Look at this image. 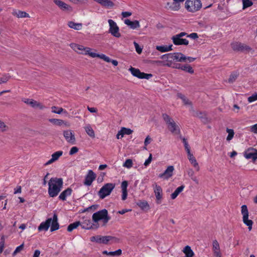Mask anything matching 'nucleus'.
I'll use <instances>...</instances> for the list:
<instances>
[{"instance_id":"nucleus-9","label":"nucleus","mask_w":257,"mask_h":257,"mask_svg":"<svg viewBox=\"0 0 257 257\" xmlns=\"http://www.w3.org/2000/svg\"><path fill=\"white\" fill-rule=\"evenodd\" d=\"M96 174L93 172L92 170H89L87 174L85 177L84 184L86 186H89L92 184L93 181L96 178Z\"/></svg>"},{"instance_id":"nucleus-18","label":"nucleus","mask_w":257,"mask_h":257,"mask_svg":"<svg viewBox=\"0 0 257 257\" xmlns=\"http://www.w3.org/2000/svg\"><path fill=\"white\" fill-rule=\"evenodd\" d=\"M51 226L50 230L51 232L56 231L59 228V224L58 222V217L56 213H54L53 218H51Z\"/></svg>"},{"instance_id":"nucleus-31","label":"nucleus","mask_w":257,"mask_h":257,"mask_svg":"<svg viewBox=\"0 0 257 257\" xmlns=\"http://www.w3.org/2000/svg\"><path fill=\"white\" fill-rule=\"evenodd\" d=\"M129 70L134 76L141 79L143 72H141L139 69L131 67Z\"/></svg>"},{"instance_id":"nucleus-47","label":"nucleus","mask_w":257,"mask_h":257,"mask_svg":"<svg viewBox=\"0 0 257 257\" xmlns=\"http://www.w3.org/2000/svg\"><path fill=\"white\" fill-rule=\"evenodd\" d=\"M62 154L63 152L62 151L56 152L52 155V158L56 161L62 155Z\"/></svg>"},{"instance_id":"nucleus-37","label":"nucleus","mask_w":257,"mask_h":257,"mask_svg":"<svg viewBox=\"0 0 257 257\" xmlns=\"http://www.w3.org/2000/svg\"><path fill=\"white\" fill-rule=\"evenodd\" d=\"M81 225V222L79 221H75L72 223L70 224L67 227V231L69 232L72 231L74 229L77 228L79 225Z\"/></svg>"},{"instance_id":"nucleus-43","label":"nucleus","mask_w":257,"mask_h":257,"mask_svg":"<svg viewBox=\"0 0 257 257\" xmlns=\"http://www.w3.org/2000/svg\"><path fill=\"white\" fill-rule=\"evenodd\" d=\"M238 76V73L237 72L232 73L228 78V82L230 83H233Z\"/></svg>"},{"instance_id":"nucleus-39","label":"nucleus","mask_w":257,"mask_h":257,"mask_svg":"<svg viewBox=\"0 0 257 257\" xmlns=\"http://www.w3.org/2000/svg\"><path fill=\"white\" fill-rule=\"evenodd\" d=\"M52 112L56 114H61V113H64L65 114H67V112L66 110H64L62 107H58L56 106H52L51 107Z\"/></svg>"},{"instance_id":"nucleus-64","label":"nucleus","mask_w":257,"mask_h":257,"mask_svg":"<svg viewBox=\"0 0 257 257\" xmlns=\"http://www.w3.org/2000/svg\"><path fill=\"white\" fill-rule=\"evenodd\" d=\"M152 140L151 138L149 136H148L145 139V142H144V145L146 146H147L150 143L151 141Z\"/></svg>"},{"instance_id":"nucleus-60","label":"nucleus","mask_w":257,"mask_h":257,"mask_svg":"<svg viewBox=\"0 0 257 257\" xmlns=\"http://www.w3.org/2000/svg\"><path fill=\"white\" fill-rule=\"evenodd\" d=\"M152 161V155L151 154H150L149 158L145 161L144 163V165L145 166H148Z\"/></svg>"},{"instance_id":"nucleus-52","label":"nucleus","mask_w":257,"mask_h":257,"mask_svg":"<svg viewBox=\"0 0 257 257\" xmlns=\"http://www.w3.org/2000/svg\"><path fill=\"white\" fill-rule=\"evenodd\" d=\"M84 53H85V55H88L92 58H96V57L100 58V56H101V54H99L96 53L95 52H91V51L87 52H84Z\"/></svg>"},{"instance_id":"nucleus-17","label":"nucleus","mask_w":257,"mask_h":257,"mask_svg":"<svg viewBox=\"0 0 257 257\" xmlns=\"http://www.w3.org/2000/svg\"><path fill=\"white\" fill-rule=\"evenodd\" d=\"M163 118L166 123L168 124V127L172 128H176V125L173 119L166 113H163L162 115Z\"/></svg>"},{"instance_id":"nucleus-11","label":"nucleus","mask_w":257,"mask_h":257,"mask_svg":"<svg viewBox=\"0 0 257 257\" xmlns=\"http://www.w3.org/2000/svg\"><path fill=\"white\" fill-rule=\"evenodd\" d=\"M174 170V166H169L163 173L159 174V177L164 180H168L173 176Z\"/></svg>"},{"instance_id":"nucleus-5","label":"nucleus","mask_w":257,"mask_h":257,"mask_svg":"<svg viewBox=\"0 0 257 257\" xmlns=\"http://www.w3.org/2000/svg\"><path fill=\"white\" fill-rule=\"evenodd\" d=\"M241 208V212L243 216V222L246 226H248V229L250 231L252 229L253 221L251 220L248 219V211L247 206L246 205H243Z\"/></svg>"},{"instance_id":"nucleus-59","label":"nucleus","mask_w":257,"mask_h":257,"mask_svg":"<svg viewBox=\"0 0 257 257\" xmlns=\"http://www.w3.org/2000/svg\"><path fill=\"white\" fill-rule=\"evenodd\" d=\"M100 59H103L104 61H105L106 62H110L111 59L108 56H106L104 54H101Z\"/></svg>"},{"instance_id":"nucleus-28","label":"nucleus","mask_w":257,"mask_h":257,"mask_svg":"<svg viewBox=\"0 0 257 257\" xmlns=\"http://www.w3.org/2000/svg\"><path fill=\"white\" fill-rule=\"evenodd\" d=\"M167 6L169 9L174 11H177L180 8V4L176 1H173V3H168Z\"/></svg>"},{"instance_id":"nucleus-57","label":"nucleus","mask_w":257,"mask_h":257,"mask_svg":"<svg viewBox=\"0 0 257 257\" xmlns=\"http://www.w3.org/2000/svg\"><path fill=\"white\" fill-rule=\"evenodd\" d=\"M121 131L122 137H123L124 135H129L133 132V130H120Z\"/></svg>"},{"instance_id":"nucleus-50","label":"nucleus","mask_w":257,"mask_h":257,"mask_svg":"<svg viewBox=\"0 0 257 257\" xmlns=\"http://www.w3.org/2000/svg\"><path fill=\"white\" fill-rule=\"evenodd\" d=\"M10 78L9 74H5L0 78V84L6 83Z\"/></svg>"},{"instance_id":"nucleus-33","label":"nucleus","mask_w":257,"mask_h":257,"mask_svg":"<svg viewBox=\"0 0 257 257\" xmlns=\"http://www.w3.org/2000/svg\"><path fill=\"white\" fill-rule=\"evenodd\" d=\"M14 16H17L18 18H28L29 15L25 12L21 11L14 10L13 13Z\"/></svg>"},{"instance_id":"nucleus-42","label":"nucleus","mask_w":257,"mask_h":257,"mask_svg":"<svg viewBox=\"0 0 257 257\" xmlns=\"http://www.w3.org/2000/svg\"><path fill=\"white\" fill-rule=\"evenodd\" d=\"M181 70L190 74H193L194 73V70L192 67L188 64L182 65V67H181Z\"/></svg>"},{"instance_id":"nucleus-41","label":"nucleus","mask_w":257,"mask_h":257,"mask_svg":"<svg viewBox=\"0 0 257 257\" xmlns=\"http://www.w3.org/2000/svg\"><path fill=\"white\" fill-rule=\"evenodd\" d=\"M174 57L173 53H169V58L167 62L165 61L164 66L171 67L174 63Z\"/></svg>"},{"instance_id":"nucleus-12","label":"nucleus","mask_w":257,"mask_h":257,"mask_svg":"<svg viewBox=\"0 0 257 257\" xmlns=\"http://www.w3.org/2000/svg\"><path fill=\"white\" fill-rule=\"evenodd\" d=\"M244 156L247 159H251L255 161L257 159V150L253 148L249 149L244 152Z\"/></svg>"},{"instance_id":"nucleus-6","label":"nucleus","mask_w":257,"mask_h":257,"mask_svg":"<svg viewBox=\"0 0 257 257\" xmlns=\"http://www.w3.org/2000/svg\"><path fill=\"white\" fill-rule=\"evenodd\" d=\"M112 239H117L115 237L112 236H101L95 235L90 237V241L92 242H96L98 243H103L107 244L109 241Z\"/></svg>"},{"instance_id":"nucleus-27","label":"nucleus","mask_w":257,"mask_h":257,"mask_svg":"<svg viewBox=\"0 0 257 257\" xmlns=\"http://www.w3.org/2000/svg\"><path fill=\"white\" fill-rule=\"evenodd\" d=\"M187 153L189 161L194 166V167L197 168V170L199 171V167L195 158L193 156V154L191 153L190 151Z\"/></svg>"},{"instance_id":"nucleus-49","label":"nucleus","mask_w":257,"mask_h":257,"mask_svg":"<svg viewBox=\"0 0 257 257\" xmlns=\"http://www.w3.org/2000/svg\"><path fill=\"white\" fill-rule=\"evenodd\" d=\"M133 161L132 159H127L123 164V166L127 168H131L133 166Z\"/></svg>"},{"instance_id":"nucleus-54","label":"nucleus","mask_w":257,"mask_h":257,"mask_svg":"<svg viewBox=\"0 0 257 257\" xmlns=\"http://www.w3.org/2000/svg\"><path fill=\"white\" fill-rule=\"evenodd\" d=\"M134 44L136 52L138 54H141L142 52V48L139 46V44L135 41L134 42Z\"/></svg>"},{"instance_id":"nucleus-61","label":"nucleus","mask_w":257,"mask_h":257,"mask_svg":"<svg viewBox=\"0 0 257 257\" xmlns=\"http://www.w3.org/2000/svg\"><path fill=\"white\" fill-rule=\"evenodd\" d=\"M151 63L153 64H157V65H163L164 66V64H165V61H160V60L152 61Z\"/></svg>"},{"instance_id":"nucleus-40","label":"nucleus","mask_w":257,"mask_h":257,"mask_svg":"<svg viewBox=\"0 0 257 257\" xmlns=\"http://www.w3.org/2000/svg\"><path fill=\"white\" fill-rule=\"evenodd\" d=\"M91 222L90 219L85 220L81 223V226L83 229H91Z\"/></svg>"},{"instance_id":"nucleus-55","label":"nucleus","mask_w":257,"mask_h":257,"mask_svg":"<svg viewBox=\"0 0 257 257\" xmlns=\"http://www.w3.org/2000/svg\"><path fill=\"white\" fill-rule=\"evenodd\" d=\"M182 141H183V143H184V147H185V149L186 151L187 152H189L190 151V147L187 142V140L185 138H182Z\"/></svg>"},{"instance_id":"nucleus-53","label":"nucleus","mask_w":257,"mask_h":257,"mask_svg":"<svg viewBox=\"0 0 257 257\" xmlns=\"http://www.w3.org/2000/svg\"><path fill=\"white\" fill-rule=\"evenodd\" d=\"M247 100L249 103L257 100V93L253 94L251 96L248 97Z\"/></svg>"},{"instance_id":"nucleus-34","label":"nucleus","mask_w":257,"mask_h":257,"mask_svg":"<svg viewBox=\"0 0 257 257\" xmlns=\"http://www.w3.org/2000/svg\"><path fill=\"white\" fill-rule=\"evenodd\" d=\"M69 28L76 30H80L82 29V25L81 23H76L72 21H70L68 23Z\"/></svg>"},{"instance_id":"nucleus-21","label":"nucleus","mask_w":257,"mask_h":257,"mask_svg":"<svg viewBox=\"0 0 257 257\" xmlns=\"http://www.w3.org/2000/svg\"><path fill=\"white\" fill-rule=\"evenodd\" d=\"M51 223V218H48L45 222H42L38 226L39 231L45 230L47 231L50 226Z\"/></svg>"},{"instance_id":"nucleus-16","label":"nucleus","mask_w":257,"mask_h":257,"mask_svg":"<svg viewBox=\"0 0 257 257\" xmlns=\"http://www.w3.org/2000/svg\"><path fill=\"white\" fill-rule=\"evenodd\" d=\"M154 193L156 197V202L157 204L161 203V200L162 198V189L160 186L155 183L154 188Z\"/></svg>"},{"instance_id":"nucleus-15","label":"nucleus","mask_w":257,"mask_h":257,"mask_svg":"<svg viewBox=\"0 0 257 257\" xmlns=\"http://www.w3.org/2000/svg\"><path fill=\"white\" fill-rule=\"evenodd\" d=\"M172 39L173 40V43L175 45H187L189 43L188 40L186 39H182V38L177 35L173 36L172 38Z\"/></svg>"},{"instance_id":"nucleus-8","label":"nucleus","mask_w":257,"mask_h":257,"mask_svg":"<svg viewBox=\"0 0 257 257\" xmlns=\"http://www.w3.org/2000/svg\"><path fill=\"white\" fill-rule=\"evenodd\" d=\"M63 136L67 142L72 145L75 144L76 139L74 133L72 132L70 130L64 131Z\"/></svg>"},{"instance_id":"nucleus-44","label":"nucleus","mask_w":257,"mask_h":257,"mask_svg":"<svg viewBox=\"0 0 257 257\" xmlns=\"http://www.w3.org/2000/svg\"><path fill=\"white\" fill-rule=\"evenodd\" d=\"M242 2L243 10H245L253 5V3L251 0H242Z\"/></svg>"},{"instance_id":"nucleus-22","label":"nucleus","mask_w":257,"mask_h":257,"mask_svg":"<svg viewBox=\"0 0 257 257\" xmlns=\"http://www.w3.org/2000/svg\"><path fill=\"white\" fill-rule=\"evenodd\" d=\"M128 182L127 181H123L121 184V188L122 190L121 199L122 200H125L127 196V190Z\"/></svg>"},{"instance_id":"nucleus-7","label":"nucleus","mask_w":257,"mask_h":257,"mask_svg":"<svg viewBox=\"0 0 257 257\" xmlns=\"http://www.w3.org/2000/svg\"><path fill=\"white\" fill-rule=\"evenodd\" d=\"M108 23L109 26V33L113 37L119 38L121 36V35L119 32V29L116 23L111 19H109L108 20Z\"/></svg>"},{"instance_id":"nucleus-26","label":"nucleus","mask_w":257,"mask_h":257,"mask_svg":"<svg viewBox=\"0 0 257 257\" xmlns=\"http://www.w3.org/2000/svg\"><path fill=\"white\" fill-rule=\"evenodd\" d=\"M136 204L143 210H148L150 209V205L146 200H139L136 202Z\"/></svg>"},{"instance_id":"nucleus-19","label":"nucleus","mask_w":257,"mask_h":257,"mask_svg":"<svg viewBox=\"0 0 257 257\" xmlns=\"http://www.w3.org/2000/svg\"><path fill=\"white\" fill-rule=\"evenodd\" d=\"M72 48L75 51L82 54H85L83 52H87L91 50L89 47H85L82 45L78 44H74V47H72Z\"/></svg>"},{"instance_id":"nucleus-46","label":"nucleus","mask_w":257,"mask_h":257,"mask_svg":"<svg viewBox=\"0 0 257 257\" xmlns=\"http://www.w3.org/2000/svg\"><path fill=\"white\" fill-rule=\"evenodd\" d=\"M99 205H97V204H94V205H92L86 208H85L83 210H82L80 211V212L81 213H84V212H85L86 211H89L90 210H92V211H94L96 209H97V208L98 207Z\"/></svg>"},{"instance_id":"nucleus-2","label":"nucleus","mask_w":257,"mask_h":257,"mask_svg":"<svg viewBox=\"0 0 257 257\" xmlns=\"http://www.w3.org/2000/svg\"><path fill=\"white\" fill-rule=\"evenodd\" d=\"M92 221L94 223H97L100 220H102L103 225H105L110 219V217L108 214V211L103 209L93 214L92 216Z\"/></svg>"},{"instance_id":"nucleus-45","label":"nucleus","mask_w":257,"mask_h":257,"mask_svg":"<svg viewBox=\"0 0 257 257\" xmlns=\"http://www.w3.org/2000/svg\"><path fill=\"white\" fill-rule=\"evenodd\" d=\"M178 96L179 98H180L182 101H183L185 105H191V103L189 101V100L183 94L181 93H179L178 94Z\"/></svg>"},{"instance_id":"nucleus-32","label":"nucleus","mask_w":257,"mask_h":257,"mask_svg":"<svg viewBox=\"0 0 257 257\" xmlns=\"http://www.w3.org/2000/svg\"><path fill=\"white\" fill-rule=\"evenodd\" d=\"M172 45H170L169 46L167 45H162V46H157L156 49L161 52H166L171 51L172 50Z\"/></svg>"},{"instance_id":"nucleus-24","label":"nucleus","mask_w":257,"mask_h":257,"mask_svg":"<svg viewBox=\"0 0 257 257\" xmlns=\"http://www.w3.org/2000/svg\"><path fill=\"white\" fill-rule=\"evenodd\" d=\"M72 192V189L71 188H67L66 189L62 191L59 196V199L62 201H65L67 196H70Z\"/></svg>"},{"instance_id":"nucleus-51","label":"nucleus","mask_w":257,"mask_h":257,"mask_svg":"<svg viewBox=\"0 0 257 257\" xmlns=\"http://www.w3.org/2000/svg\"><path fill=\"white\" fill-rule=\"evenodd\" d=\"M212 245V249L213 251L220 250L219 244L216 240H214L213 241Z\"/></svg>"},{"instance_id":"nucleus-1","label":"nucleus","mask_w":257,"mask_h":257,"mask_svg":"<svg viewBox=\"0 0 257 257\" xmlns=\"http://www.w3.org/2000/svg\"><path fill=\"white\" fill-rule=\"evenodd\" d=\"M63 184L62 178H51L48 182V194L50 197L57 196L61 191Z\"/></svg>"},{"instance_id":"nucleus-30","label":"nucleus","mask_w":257,"mask_h":257,"mask_svg":"<svg viewBox=\"0 0 257 257\" xmlns=\"http://www.w3.org/2000/svg\"><path fill=\"white\" fill-rule=\"evenodd\" d=\"M183 252L185 253V255L184 257H193L194 255V253L191 247L189 245L185 246L183 250Z\"/></svg>"},{"instance_id":"nucleus-3","label":"nucleus","mask_w":257,"mask_h":257,"mask_svg":"<svg viewBox=\"0 0 257 257\" xmlns=\"http://www.w3.org/2000/svg\"><path fill=\"white\" fill-rule=\"evenodd\" d=\"M202 5L200 0H186L185 3V8L190 13H195L199 11Z\"/></svg>"},{"instance_id":"nucleus-20","label":"nucleus","mask_w":257,"mask_h":257,"mask_svg":"<svg viewBox=\"0 0 257 257\" xmlns=\"http://www.w3.org/2000/svg\"><path fill=\"white\" fill-rule=\"evenodd\" d=\"M23 101L25 103L31 105L34 108L39 107L41 109L43 108V106L41 104V103L32 99H24L23 100Z\"/></svg>"},{"instance_id":"nucleus-58","label":"nucleus","mask_w":257,"mask_h":257,"mask_svg":"<svg viewBox=\"0 0 257 257\" xmlns=\"http://www.w3.org/2000/svg\"><path fill=\"white\" fill-rule=\"evenodd\" d=\"M152 76H153V75L152 74H148V73H145L143 72L141 79H149L150 78L152 77Z\"/></svg>"},{"instance_id":"nucleus-13","label":"nucleus","mask_w":257,"mask_h":257,"mask_svg":"<svg viewBox=\"0 0 257 257\" xmlns=\"http://www.w3.org/2000/svg\"><path fill=\"white\" fill-rule=\"evenodd\" d=\"M54 3L63 11H72V7L60 0H54Z\"/></svg>"},{"instance_id":"nucleus-62","label":"nucleus","mask_w":257,"mask_h":257,"mask_svg":"<svg viewBox=\"0 0 257 257\" xmlns=\"http://www.w3.org/2000/svg\"><path fill=\"white\" fill-rule=\"evenodd\" d=\"M86 133L91 138H94L95 133L93 130H85Z\"/></svg>"},{"instance_id":"nucleus-56","label":"nucleus","mask_w":257,"mask_h":257,"mask_svg":"<svg viewBox=\"0 0 257 257\" xmlns=\"http://www.w3.org/2000/svg\"><path fill=\"white\" fill-rule=\"evenodd\" d=\"M79 151L78 148L77 147H73L71 148L69 151V155H73L76 153H77Z\"/></svg>"},{"instance_id":"nucleus-25","label":"nucleus","mask_w":257,"mask_h":257,"mask_svg":"<svg viewBox=\"0 0 257 257\" xmlns=\"http://www.w3.org/2000/svg\"><path fill=\"white\" fill-rule=\"evenodd\" d=\"M102 6L107 8H110L113 7L114 4L110 0H93Z\"/></svg>"},{"instance_id":"nucleus-35","label":"nucleus","mask_w":257,"mask_h":257,"mask_svg":"<svg viewBox=\"0 0 257 257\" xmlns=\"http://www.w3.org/2000/svg\"><path fill=\"white\" fill-rule=\"evenodd\" d=\"M185 186L184 185H181L178 187L175 191L171 194V198L172 199H175L178 195L183 190Z\"/></svg>"},{"instance_id":"nucleus-10","label":"nucleus","mask_w":257,"mask_h":257,"mask_svg":"<svg viewBox=\"0 0 257 257\" xmlns=\"http://www.w3.org/2000/svg\"><path fill=\"white\" fill-rule=\"evenodd\" d=\"M231 48L234 51H242L243 50H250L251 49L250 47L245 45L240 42H234L231 44Z\"/></svg>"},{"instance_id":"nucleus-23","label":"nucleus","mask_w":257,"mask_h":257,"mask_svg":"<svg viewBox=\"0 0 257 257\" xmlns=\"http://www.w3.org/2000/svg\"><path fill=\"white\" fill-rule=\"evenodd\" d=\"M124 23L125 25L129 26L130 28L132 29H136L137 28H139L140 27L139 22L137 20L131 21L129 19H125L124 21Z\"/></svg>"},{"instance_id":"nucleus-14","label":"nucleus","mask_w":257,"mask_h":257,"mask_svg":"<svg viewBox=\"0 0 257 257\" xmlns=\"http://www.w3.org/2000/svg\"><path fill=\"white\" fill-rule=\"evenodd\" d=\"M49 121L58 126L68 127L70 126V123L64 121L62 119L51 118L49 119Z\"/></svg>"},{"instance_id":"nucleus-48","label":"nucleus","mask_w":257,"mask_h":257,"mask_svg":"<svg viewBox=\"0 0 257 257\" xmlns=\"http://www.w3.org/2000/svg\"><path fill=\"white\" fill-rule=\"evenodd\" d=\"M226 132L228 133V136L226 138V140L228 142H229L231 141L234 136V130H226Z\"/></svg>"},{"instance_id":"nucleus-63","label":"nucleus","mask_w":257,"mask_h":257,"mask_svg":"<svg viewBox=\"0 0 257 257\" xmlns=\"http://www.w3.org/2000/svg\"><path fill=\"white\" fill-rule=\"evenodd\" d=\"M187 37L192 38L193 39H195L198 38V34L196 33H192L189 35H187Z\"/></svg>"},{"instance_id":"nucleus-29","label":"nucleus","mask_w":257,"mask_h":257,"mask_svg":"<svg viewBox=\"0 0 257 257\" xmlns=\"http://www.w3.org/2000/svg\"><path fill=\"white\" fill-rule=\"evenodd\" d=\"M174 61L177 62H185V56L180 52L173 53Z\"/></svg>"},{"instance_id":"nucleus-4","label":"nucleus","mask_w":257,"mask_h":257,"mask_svg":"<svg viewBox=\"0 0 257 257\" xmlns=\"http://www.w3.org/2000/svg\"><path fill=\"white\" fill-rule=\"evenodd\" d=\"M115 186L114 183H108L103 185L98 192L100 199H104L110 194Z\"/></svg>"},{"instance_id":"nucleus-38","label":"nucleus","mask_w":257,"mask_h":257,"mask_svg":"<svg viewBox=\"0 0 257 257\" xmlns=\"http://www.w3.org/2000/svg\"><path fill=\"white\" fill-rule=\"evenodd\" d=\"M195 115L201 119V121L204 123L207 121L206 114L204 112L197 111L196 112Z\"/></svg>"},{"instance_id":"nucleus-36","label":"nucleus","mask_w":257,"mask_h":257,"mask_svg":"<svg viewBox=\"0 0 257 257\" xmlns=\"http://www.w3.org/2000/svg\"><path fill=\"white\" fill-rule=\"evenodd\" d=\"M122 253V250L120 249H118L114 251L108 252L107 250H104L102 251V254H106L111 256H119Z\"/></svg>"}]
</instances>
